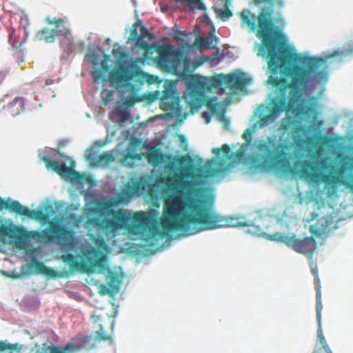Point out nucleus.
Masks as SVG:
<instances>
[{"label":"nucleus","instance_id":"6e6552de","mask_svg":"<svg viewBox=\"0 0 353 353\" xmlns=\"http://www.w3.org/2000/svg\"><path fill=\"white\" fill-rule=\"evenodd\" d=\"M147 75L134 62L118 61L114 68L109 73L108 78L110 83L117 88L133 90V83L137 85L143 84Z\"/></svg>","mask_w":353,"mask_h":353},{"label":"nucleus","instance_id":"4468645a","mask_svg":"<svg viewBox=\"0 0 353 353\" xmlns=\"http://www.w3.org/2000/svg\"><path fill=\"white\" fill-rule=\"evenodd\" d=\"M45 21L48 25L54 26L56 29L52 30L44 28L38 30L34 35V40L37 41H44L50 43L55 40L57 35L66 37L70 33V30L65 27L59 29V27H61L67 21L66 17L51 19L50 17H47Z\"/></svg>","mask_w":353,"mask_h":353},{"label":"nucleus","instance_id":"9b49d317","mask_svg":"<svg viewBox=\"0 0 353 353\" xmlns=\"http://www.w3.org/2000/svg\"><path fill=\"white\" fill-rule=\"evenodd\" d=\"M3 209H6L17 214L25 216L30 219H34L43 222L48 221L54 212L53 207L50 205L45 206L46 212H43L41 209L31 210L21 205L17 201H14L10 198L3 200L0 197V210Z\"/></svg>","mask_w":353,"mask_h":353},{"label":"nucleus","instance_id":"79ce46f5","mask_svg":"<svg viewBox=\"0 0 353 353\" xmlns=\"http://www.w3.org/2000/svg\"><path fill=\"white\" fill-rule=\"evenodd\" d=\"M92 76L94 81H98L99 80H103V73L101 70H97L92 72Z\"/></svg>","mask_w":353,"mask_h":353},{"label":"nucleus","instance_id":"7ed1b4c3","mask_svg":"<svg viewBox=\"0 0 353 353\" xmlns=\"http://www.w3.org/2000/svg\"><path fill=\"white\" fill-rule=\"evenodd\" d=\"M154 183H149L144 178H141L132 186H128V191L118 194L114 199L99 201L97 207L85 209L87 215L96 214L97 216H87L84 228L89 232H94L99 236H110L121 230L126 231L130 236H143L149 225V218L143 211L131 213L124 209H113L112 207L128 202L132 193L142 194L152 190Z\"/></svg>","mask_w":353,"mask_h":353},{"label":"nucleus","instance_id":"473e14b6","mask_svg":"<svg viewBox=\"0 0 353 353\" xmlns=\"http://www.w3.org/2000/svg\"><path fill=\"white\" fill-rule=\"evenodd\" d=\"M194 43L197 46L208 48L210 47V39L206 37H199L195 39Z\"/></svg>","mask_w":353,"mask_h":353},{"label":"nucleus","instance_id":"412c9836","mask_svg":"<svg viewBox=\"0 0 353 353\" xmlns=\"http://www.w3.org/2000/svg\"><path fill=\"white\" fill-rule=\"evenodd\" d=\"M310 266L311 269V272L314 276L315 280V290L316 291V311L318 312V319L320 317V311L322 310V303H321V283L320 279L318 275V268L316 262L312 261L310 263Z\"/></svg>","mask_w":353,"mask_h":353},{"label":"nucleus","instance_id":"603ef678","mask_svg":"<svg viewBox=\"0 0 353 353\" xmlns=\"http://www.w3.org/2000/svg\"><path fill=\"white\" fill-rule=\"evenodd\" d=\"M7 76V72L5 71H0V85L4 81Z\"/></svg>","mask_w":353,"mask_h":353},{"label":"nucleus","instance_id":"2eb2a0df","mask_svg":"<svg viewBox=\"0 0 353 353\" xmlns=\"http://www.w3.org/2000/svg\"><path fill=\"white\" fill-rule=\"evenodd\" d=\"M98 251L95 249L88 250L85 253V261L79 263L75 256L68 253L61 256L62 260L73 269H83L86 272H90L95 268L101 266V261L97 259Z\"/></svg>","mask_w":353,"mask_h":353},{"label":"nucleus","instance_id":"338daca9","mask_svg":"<svg viewBox=\"0 0 353 353\" xmlns=\"http://www.w3.org/2000/svg\"><path fill=\"white\" fill-rule=\"evenodd\" d=\"M352 159H353V158H352Z\"/></svg>","mask_w":353,"mask_h":353},{"label":"nucleus","instance_id":"f257e3e1","mask_svg":"<svg viewBox=\"0 0 353 353\" xmlns=\"http://www.w3.org/2000/svg\"><path fill=\"white\" fill-rule=\"evenodd\" d=\"M272 11L262 8L256 17L250 10H243L240 14L241 26L254 31L262 41L259 54L266 57L270 76L267 83L276 88V96L271 100L270 113L261 117L256 124L263 127L274 121L279 114L287 110L288 103L295 105L299 101L302 92L310 81L323 77L326 72L321 70L325 63L323 58L305 57L301 62L306 68L299 65H290L291 56L287 48L281 46L276 50L275 41L279 36L272 17Z\"/></svg>","mask_w":353,"mask_h":353},{"label":"nucleus","instance_id":"dca6fc26","mask_svg":"<svg viewBox=\"0 0 353 353\" xmlns=\"http://www.w3.org/2000/svg\"><path fill=\"white\" fill-rule=\"evenodd\" d=\"M33 236L22 227L12 223L6 225L0 221V237H8L14 239L17 246L19 248H23L26 240Z\"/></svg>","mask_w":353,"mask_h":353},{"label":"nucleus","instance_id":"c756f323","mask_svg":"<svg viewBox=\"0 0 353 353\" xmlns=\"http://www.w3.org/2000/svg\"><path fill=\"white\" fill-rule=\"evenodd\" d=\"M135 43L134 46L137 48H139L142 50H144L145 51H148L149 50L152 49L153 46L148 44L146 41H144L142 36H139L137 39H134Z\"/></svg>","mask_w":353,"mask_h":353},{"label":"nucleus","instance_id":"c85d7f7f","mask_svg":"<svg viewBox=\"0 0 353 353\" xmlns=\"http://www.w3.org/2000/svg\"><path fill=\"white\" fill-rule=\"evenodd\" d=\"M316 320H317L318 325H319V328H318V332H318V334H317L318 340L323 347L327 345V344L326 340L323 334V332L321 330V310L320 311L319 319H318V312L316 311Z\"/></svg>","mask_w":353,"mask_h":353},{"label":"nucleus","instance_id":"c03bdc74","mask_svg":"<svg viewBox=\"0 0 353 353\" xmlns=\"http://www.w3.org/2000/svg\"><path fill=\"white\" fill-rule=\"evenodd\" d=\"M224 76L223 77V78H214L213 80H212V85L215 87H218V86H220L222 84L224 83Z\"/></svg>","mask_w":353,"mask_h":353},{"label":"nucleus","instance_id":"f03ea898","mask_svg":"<svg viewBox=\"0 0 353 353\" xmlns=\"http://www.w3.org/2000/svg\"><path fill=\"white\" fill-rule=\"evenodd\" d=\"M187 192L183 198L165 199L161 225L163 232L179 231L186 236L223 227H247L252 221L241 216H221L206 206V201Z\"/></svg>","mask_w":353,"mask_h":353},{"label":"nucleus","instance_id":"680f3d73","mask_svg":"<svg viewBox=\"0 0 353 353\" xmlns=\"http://www.w3.org/2000/svg\"><path fill=\"white\" fill-rule=\"evenodd\" d=\"M316 124L318 126H320L322 124V121H317Z\"/></svg>","mask_w":353,"mask_h":353},{"label":"nucleus","instance_id":"6e6d98bb","mask_svg":"<svg viewBox=\"0 0 353 353\" xmlns=\"http://www.w3.org/2000/svg\"><path fill=\"white\" fill-rule=\"evenodd\" d=\"M54 83V80L51 79H48L46 80V85H49Z\"/></svg>","mask_w":353,"mask_h":353},{"label":"nucleus","instance_id":"13d9d810","mask_svg":"<svg viewBox=\"0 0 353 353\" xmlns=\"http://www.w3.org/2000/svg\"><path fill=\"white\" fill-rule=\"evenodd\" d=\"M348 168L350 170H353V162L350 164V165L348 166Z\"/></svg>","mask_w":353,"mask_h":353},{"label":"nucleus","instance_id":"e2e57ef3","mask_svg":"<svg viewBox=\"0 0 353 353\" xmlns=\"http://www.w3.org/2000/svg\"><path fill=\"white\" fill-rule=\"evenodd\" d=\"M313 353H319V351H317V350H314V351L313 352Z\"/></svg>","mask_w":353,"mask_h":353},{"label":"nucleus","instance_id":"39448f33","mask_svg":"<svg viewBox=\"0 0 353 353\" xmlns=\"http://www.w3.org/2000/svg\"><path fill=\"white\" fill-rule=\"evenodd\" d=\"M320 163L323 168H329L330 172L327 174L314 172L313 163L307 160L296 162L292 172L309 182L316 185L323 183L328 196L336 195L339 187L341 185L346 187L353 193V174L350 176V180H347L343 176L345 169L343 166L336 168L333 165H327L324 161Z\"/></svg>","mask_w":353,"mask_h":353},{"label":"nucleus","instance_id":"2f4dec72","mask_svg":"<svg viewBox=\"0 0 353 353\" xmlns=\"http://www.w3.org/2000/svg\"><path fill=\"white\" fill-rule=\"evenodd\" d=\"M221 152H224V154L227 157H229V154L230 152V146L228 144H224L221 148H213L212 150V152L216 156H218L219 154H220V153Z\"/></svg>","mask_w":353,"mask_h":353},{"label":"nucleus","instance_id":"ea45409f","mask_svg":"<svg viewBox=\"0 0 353 353\" xmlns=\"http://www.w3.org/2000/svg\"><path fill=\"white\" fill-rule=\"evenodd\" d=\"M137 23H134L130 30V37L129 38L130 40H134L140 36L137 31Z\"/></svg>","mask_w":353,"mask_h":353},{"label":"nucleus","instance_id":"de8ad7c7","mask_svg":"<svg viewBox=\"0 0 353 353\" xmlns=\"http://www.w3.org/2000/svg\"><path fill=\"white\" fill-rule=\"evenodd\" d=\"M274 0H254L253 3L256 5V6H259L263 3H272L274 2Z\"/></svg>","mask_w":353,"mask_h":353},{"label":"nucleus","instance_id":"8fccbe9b","mask_svg":"<svg viewBox=\"0 0 353 353\" xmlns=\"http://www.w3.org/2000/svg\"><path fill=\"white\" fill-rule=\"evenodd\" d=\"M101 68L103 70V71L105 72H108L110 70V66L108 65V64L107 63V61H106V59H104V60H102L101 62Z\"/></svg>","mask_w":353,"mask_h":353},{"label":"nucleus","instance_id":"9d476101","mask_svg":"<svg viewBox=\"0 0 353 353\" xmlns=\"http://www.w3.org/2000/svg\"><path fill=\"white\" fill-rule=\"evenodd\" d=\"M40 235L48 242L57 241L67 250H72L76 245L75 232L58 223L50 222L49 228L43 230Z\"/></svg>","mask_w":353,"mask_h":353},{"label":"nucleus","instance_id":"a19ab883","mask_svg":"<svg viewBox=\"0 0 353 353\" xmlns=\"http://www.w3.org/2000/svg\"><path fill=\"white\" fill-rule=\"evenodd\" d=\"M150 233L151 236H164L163 232H161L158 228L152 227L150 228Z\"/></svg>","mask_w":353,"mask_h":353},{"label":"nucleus","instance_id":"423d86ee","mask_svg":"<svg viewBox=\"0 0 353 353\" xmlns=\"http://www.w3.org/2000/svg\"><path fill=\"white\" fill-rule=\"evenodd\" d=\"M94 323H99V329L96 331V336L77 335L74 337L71 342L68 343L64 347L55 345L50 341L41 344H36L34 353H72L74 350L85 349L90 350L95 346L97 341H110L112 339L109 332L104 327L103 323H99L100 316L92 315Z\"/></svg>","mask_w":353,"mask_h":353},{"label":"nucleus","instance_id":"4be33fe9","mask_svg":"<svg viewBox=\"0 0 353 353\" xmlns=\"http://www.w3.org/2000/svg\"><path fill=\"white\" fill-rule=\"evenodd\" d=\"M223 170V163L217 159H212L205 166V173L207 176L212 177L216 176Z\"/></svg>","mask_w":353,"mask_h":353},{"label":"nucleus","instance_id":"cd10ccee","mask_svg":"<svg viewBox=\"0 0 353 353\" xmlns=\"http://www.w3.org/2000/svg\"><path fill=\"white\" fill-rule=\"evenodd\" d=\"M228 5L225 3V7L223 8H217L216 10V13L217 14V17L222 20L223 21H228L232 16V11L228 8Z\"/></svg>","mask_w":353,"mask_h":353},{"label":"nucleus","instance_id":"0eeeda50","mask_svg":"<svg viewBox=\"0 0 353 353\" xmlns=\"http://www.w3.org/2000/svg\"><path fill=\"white\" fill-rule=\"evenodd\" d=\"M256 148L262 160L258 165L260 170L286 172L290 169L286 152L288 145L286 143H279L274 137L270 136L266 140L259 141Z\"/></svg>","mask_w":353,"mask_h":353},{"label":"nucleus","instance_id":"a878e982","mask_svg":"<svg viewBox=\"0 0 353 353\" xmlns=\"http://www.w3.org/2000/svg\"><path fill=\"white\" fill-rule=\"evenodd\" d=\"M108 286L115 292H117L120 288L121 280L117 274L112 271H110L106 277Z\"/></svg>","mask_w":353,"mask_h":353},{"label":"nucleus","instance_id":"aec40b11","mask_svg":"<svg viewBox=\"0 0 353 353\" xmlns=\"http://www.w3.org/2000/svg\"><path fill=\"white\" fill-rule=\"evenodd\" d=\"M41 160L45 163L48 169H51L61 176H69L72 174H77V172L70 167H67L64 164H61L58 161L52 160L47 156H43Z\"/></svg>","mask_w":353,"mask_h":353},{"label":"nucleus","instance_id":"5701e85b","mask_svg":"<svg viewBox=\"0 0 353 353\" xmlns=\"http://www.w3.org/2000/svg\"><path fill=\"white\" fill-rule=\"evenodd\" d=\"M24 345L19 343H10L6 341H0V353H20Z\"/></svg>","mask_w":353,"mask_h":353},{"label":"nucleus","instance_id":"a211bd4d","mask_svg":"<svg viewBox=\"0 0 353 353\" xmlns=\"http://www.w3.org/2000/svg\"><path fill=\"white\" fill-rule=\"evenodd\" d=\"M84 156L87 161H92L93 164L96 165H108L114 160V157L112 152L106 151L103 154L97 156V153L93 148L87 149L85 152Z\"/></svg>","mask_w":353,"mask_h":353},{"label":"nucleus","instance_id":"a18cd8bd","mask_svg":"<svg viewBox=\"0 0 353 353\" xmlns=\"http://www.w3.org/2000/svg\"><path fill=\"white\" fill-rule=\"evenodd\" d=\"M137 23L139 26L142 34H143L145 36H149L150 32L145 26H143L141 21H138Z\"/></svg>","mask_w":353,"mask_h":353},{"label":"nucleus","instance_id":"6ab92c4d","mask_svg":"<svg viewBox=\"0 0 353 353\" xmlns=\"http://www.w3.org/2000/svg\"><path fill=\"white\" fill-rule=\"evenodd\" d=\"M223 81L224 84L229 85L232 89L243 90L249 84L250 80L245 77L244 73L240 72L224 75Z\"/></svg>","mask_w":353,"mask_h":353},{"label":"nucleus","instance_id":"69168bd1","mask_svg":"<svg viewBox=\"0 0 353 353\" xmlns=\"http://www.w3.org/2000/svg\"><path fill=\"white\" fill-rule=\"evenodd\" d=\"M175 39H176V41L179 40V38H177V37H175Z\"/></svg>","mask_w":353,"mask_h":353},{"label":"nucleus","instance_id":"7c9ffc66","mask_svg":"<svg viewBox=\"0 0 353 353\" xmlns=\"http://www.w3.org/2000/svg\"><path fill=\"white\" fill-rule=\"evenodd\" d=\"M114 94V90H109L105 89L102 90L101 98L103 99L104 105H108L112 101Z\"/></svg>","mask_w":353,"mask_h":353},{"label":"nucleus","instance_id":"e433bc0d","mask_svg":"<svg viewBox=\"0 0 353 353\" xmlns=\"http://www.w3.org/2000/svg\"><path fill=\"white\" fill-rule=\"evenodd\" d=\"M294 123V121L290 118H285L281 125V129L284 132H288L290 125Z\"/></svg>","mask_w":353,"mask_h":353},{"label":"nucleus","instance_id":"20e7f679","mask_svg":"<svg viewBox=\"0 0 353 353\" xmlns=\"http://www.w3.org/2000/svg\"><path fill=\"white\" fill-rule=\"evenodd\" d=\"M145 158L148 162L153 166L159 165L164 162L165 159H173L174 161L170 162L165 167V170L168 172L174 170L175 162L181 165H186L184 167H181L179 172L174 173L172 176H158L156 179V183L163 184L170 190L176 191L174 194H178L181 198H183L187 192L189 194L194 192L195 183L192 180H188L189 178L192 176L191 171L192 170L193 160L190 155L186 154L180 157L173 158L170 155L164 154L159 148L152 147L146 152Z\"/></svg>","mask_w":353,"mask_h":353},{"label":"nucleus","instance_id":"5fc2aeb1","mask_svg":"<svg viewBox=\"0 0 353 353\" xmlns=\"http://www.w3.org/2000/svg\"><path fill=\"white\" fill-rule=\"evenodd\" d=\"M323 349L326 353H332L330 348L329 347L328 345L323 347Z\"/></svg>","mask_w":353,"mask_h":353},{"label":"nucleus","instance_id":"37998d69","mask_svg":"<svg viewBox=\"0 0 353 353\" xmlns=\"http://www.w3.org/2000/svg\"><path fill=\"white\" fill-rule=\"evenodd\" d=\"M205 105L212 110H214L217 106H219V103H216L215 99H214L208 100Z\"/></svg>","mask_w":353,"mask_h":353},{"label":"nucleus","instance_id":"49530a36","mask_svg":"<svg viewBox=\"0 0 353 353\" xmlns=\"http://www.w3.org/2000/svg\"><path fill=\"white\" fill-rule=\"evenodd\" d=\"M141 99L137 98V99H134L132 98H128L125 101V104L128 106H132L134 105L135 101H140Z\"/></svg>","mask_w":353,"mask_h":353},{"label":"nucleus","instance_id":"c9c22d12","mask_svg":"<svg viewBox=\"0 0 353 353\" xmlns=\"http://www.w3.org/2000/svg\"><path fill=\"white\" fill-rule=\"evenodd\" d=\"M252 133H253V130L250 129V128H247L244 131V132L243 134V138L246 142L245 143V145H247L251 143V141L252 140Z\"/></svg>","mask_w":353,"mask_h":353},{"label":"nucleus","instance_id":"58836bf2","mask_svg":"<svg viewBox=\"0 0 353 353\" xmlns=\"http://www.w3.org/2000/svg\"><path fill=\"white\" fill-rule=\"evenodd\" d=\"M119 116L121 122H125L130 118V114L127 110H122L119 111Z\"/></svg>","mask_w":353,"mask_h":353},{"label":"nucleus","instance_id":"4d7b16f0","mask_svg":"<svg viewBox=\"0 0 353 353\" xmlns=\"http://www.w3.org/2000/svg\"><path fill=\"white\" fill-rule=\"evenodd\" d=\"M113 326H114V322L111 321L110 323V327L111 330H113Z\"/></svg>","mask_w":353,"mask_h":353},{"label":"nucleus","instance_id":"72a5a7b5","mask_svg":"<svg viewBox=\"0 0 353 353\" xmlns=\"http://www.w3.org/2000/svg\"><path fill=\"white\" fill-rule=\"evenodd\" d=\"M99 293L101 296H105L107 294L112 296L116 292L112 288H110L109 286L108 287L104 284H101L99 287Z\"/></svg>","mask_w":353,"mask_h":353},{"label":"nucleus","instance_id":"09e8293b","mask_svg":"<svg viewBox=\"0 0 353 353\" xmlns=\"http://www.w3.org/2000/svg\"><path fill=\"white\" fill-rule=\"evenodd\" d=\"M112 54L120 58H123L125 56V54L121 52L119 49H113Z\"/></svg>","mask_w":353,"mask_h":353},{"label":"nucleus","instance_id":"f704fd0d","mask_svg":"<svg viewBox=\"0 0 353 353\" xmlns=\"http://www.w3.org/2000/svg\"><path fill=\"white\" fill-rule=\"evenodd\" d=\"M187 3L193 8H196L199 10H203L205 9L204 4L201 0H189Z\"/></svg>","mask_w":353,"mask_h":353},{"label":"nucleus","instance_id":"3c124183","mask_svg":"<svg viewBox=\"0 0 353 353\" xmlns=\"http://www.w3.org/2000/svg\"><path fill=\"white\" fill-rule=\"evenodd\" d=\"M310 232L312 233V235L315 236H319L321 234L320 230L315 229L312 225H311L310 228Z\"/></svg>","mask_w":353,"mask_h":353},{"label":"nucleus","instance_id":"bf43d9fd","mask_svg":"<svg viewBox=\"0 0 353 353\" xmlns=\"http://www.w3.org/2000/svg\"><path fill=\"white\" fill-rule=\"evenodd\" d=\"M237 154H238L239 156L242 155V154H243V150H239L237 152Z\"/></svg>","mask_w":353,"mask_h":353},{"label":"nucleus","instance_id":"393cba45","mask_svg":"<svg viewBox=\"0 0 353 353\" xmlns=\"http://www.w3.org/2000/svg\"><path fill=\"white\" fill-rule=\"evenodd\" d=\"M34 271L37 273L42 274L48 276H54L56 275L55 271L49 267L46 266L42 262L37 260L32 261Z\"/></svg>","mask_w":353,"mask_h":353},{"label":"nucleus","instance_id":"f3484780","mask_svg":"<svg viewBox=\"0 0 353 353\" xmlns=\"http://www.w3.org/2000/svg\"><path fill=\"white\" fill-rule=\"evenodd\" d=\"M30 22L26 17H21L19 21V26L17 30H12L9 34V41L14 48H20L26 41Z\"/></svg>","mask_w":353,"mask_h":353},{"label":"nucleus","instance_id":"4c0bfd02","mask_svg":"<svg viewBox=\"0 0 353 353\" xmlns=\"http://www.w3.org/2000/svg\"><path fill=\"white\" fill-rule=\"evenodd\" d=\"M142 154L139 153H127L124 155L123 160L128 161V159L141 160Z\"/></svg>","mask_w":353,"mask_h":353},{"label":"nucleus","instance_id":"1a4fd4ad","mask_svg":"<svg viewBox=\"0 0 353 353\" xmlns=\"http://www.w3.org/2000/svg\"><path fill=\"white\" fill-rule=\"evenodd\" d=\"M156 51L159 54L156 61L162 69L180 77H185L191 72V60L188 57L181 59V52L174 50L172 46H159Z\"/></svg>","mask_w":353,"mask_h":353},{"label":"nucleus","instance_id":"bb28decb","mask_svg":"<svg viewBox=\"0 0 353 353\" xmlns=\"http://www.w3.org/2000/svg\"><path fill=\"white\" fill-rule=\"evenodd\" d=\"M172 91L170 90H165L163 93V98L161 102V108L163 110H168L172 108V105L170 103V100L172 99Z\"/></svg>","mask_w":353,"mask_h":353},{"label":"nucleus","instance_id":"0e129e2a","mask_svg":"<svg viewBox=\"0 0 353 353\" xmlns=\"http://www.w3.org/2000/svg\"><path fill=\"white\" fill-rule=\"evenodd\" d=\"M179 33H180V34H181V35H183V34H184L183 32H179Z\"/></svg>","mask_w":353,"mask_h":353},{"label":"nucleus","instance_id":"ddd939ff","mask_svg":"<svg viewBox=\"0 0 353 353\" xmlns=\"http://www.w3.org/2000/svg\"><path fill=\"white\" fill-rule=\"evenodd\" d=\"M205 83L194 74H190L183 99L192 110H198L205 101Z\"/></svg>","mask_w":353,"mask_h":353},{"label":"nucleus","instance_id":"b1692460","mask_svg":"<svg viewBox=\"0 0 353 353\" xmlns=\"http://www.w3.org/2000/svg\"><path fill=\"white\" fill-rule=\"evenodd\" d=\"M10 113L13 115H18L23 112L24 108V100L21 97H16L10 103L9 106Z\"/></svg>","mask_w":353,"mask_h":353},{"label":"nucleus","instance_id":"052dcab7","mask_svg":"<svg viewBox=\"0 0 353 353\" xmlns=\"http://www.w3.org/2000/svg\"><path fill=\"white\" fill-rule=\"evenodd\" d=\"M91 61H92V63L94 65L97 64V62L95 61V59H93Z\"/></svg>","mask_w":353,"mask_h":353},{"label":"nucleus","instance_id":"f8f14e48","mask_svg":"<svg viewBox=\"0 0 353 353\" xmlns=\"http://www.w3.org/2000/svg\"><path fill=\"white\" fill-rule=\"evenodd\" d=\"M271 239L278 243H283L291 247L295 252L311 259L316 249V242L312 236L300 239L295 234L290 236L284 233L276 232L271 236Z\"/></svg>","mask_w":353,"mask_h":353},{"label":"nucleus","instance_id":"864d4df0","mask_svg":"<svg viewBox=\"0 0 353 353\" xmlns=\"http://www.w3.org/2000/svg\"><path fill=\"white\" fill-rule=\"evenodd\" d=\"M304 131V128L301 125L296 126L293 130V133L297 134L299 132H303Z\"/></svg>","mask_w":353,"mask_h":353}]
</instances>
